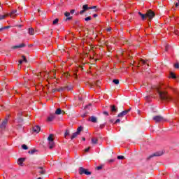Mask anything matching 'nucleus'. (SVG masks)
Returning <instances> with one entry per match:
<instances>
[{"label": "nucleus", "mask_w": 179, "mask_h": 179, "mask_svg": "<svg viewBox=\"0 0 179 179\" xmlns=\"http://www.w3.org/2000/svg\"><path fill=\"white\" fill-rule=\"evenodd\" d=\"M110 114L112 115H114L115 113L118 112V108H117L115 105H110Z\"/></svg>", "instance_id": "nucleus-6"}, {"label": "nucleus", "mask_w": 179, "mask_h": 179, "mask_svg": "<svg viewBox=\"0 0 179 179\" xmlns=\"http://www.w3.org/2000/svg\"><path fill=\"white\" fill-rule=\"evenodd\" d=\"M99 83H100V81H96V83H95V85H96V86H97V85H99Z\"/></svg>", "instance_id": "nucleus-56"}, {"label": "nucleus", "mask_w": 179, "mask_h": 179, "mask_svg": "<svg viewBox=\"0 0 179 179\" xmlns=\"http://www.w3.org/2000/svg\"><path fill=\"white\" fill-rule=\"evenodd\" d=\"M83 141H86V138L83 137Z\"/></svg>", "instance_id": "nucleus-59"}, {"label": "nucleus", "mask_w": 179, "mask_h": 179, "mask_svg": "<svg viewBox=\"0 0 179 179\" xmlns=\"http://www.w3.org/2000/svg\"><path fill=\"white\" fill-rule=\"evenodd\" d=\"M91 141H92V143L93 145H97V142H99V139H98L97 138H96V137H93V138L91 139Z\"/></svg>", "instance_id": "nucleus-16"}, {"label": "nucleus", "mask_w": 179, "mask_h": 179, "mask_svg": "<svg viewBox=\"0 0 179 179\" xmlns=\"http://www.w3.org/2000/svg\"><path fill=\"white\" fill-rule=\"evenodd\" d=\"M70 135V133H69V129H66L65 133H64V137L66 139V136H69Z\"/></svg>", "instance_id": "nucleus-28"}, {"label": "nucleus", "mask_w": 179, "mask_h": 179, "mask_svg": "<svg viewBox=\"0 0 179 179\" xmlns=\"http://www.w3.org/2000/svg\"><path fill=\"white\" fill-rule=\"evenodd\" d=\"M177 1H178V2L176 3L175 6L176 8H178L179 7V0H177Z\"/></svg>", "instance_id": "nucleus-43"}, {"label": "nucleus", "mask_w": 179, "mask_h": 179, "mask_svg": "<svg viewBox=\"0 0 179 179\" xmlns=\"http://www.w3.org/2000/svg\"><path fill=\"white\" fill-rule=\"evenodd\" d=\"M140 64L145 65L146 64V62L144 60H141V62H140Z\"/></svg>", "instance_id": "nucleus-46"}, {"label": "nucleus", "mask_w": 179, "mask_h": 179, "mask_svg": "<svg viewBox=\"0 0 179 179\" xmlns=\"http://www.w3.org/2000/svg\"><path fill=\"white\" fill-rule=\"evenodd\" d=\"M117 159H118V160H124V159H125V157H124L122 155H119V156H117Z\"/></svg>", "instance_id": "nucleus-33"}, {"label": "nucleus", "mask_w": 179, "mask_h": 179, "mask_svg": "<svg viewBox=\"0 0 179 179\" xmlns=\"http://www.w3.org/2000/svg\"><path fill=\"white\" fill-rule=\"evenodd\" d=\"M89 107V106H86L85 107V108H87Z\"/></svg>", "instance_id": "nucleus-62"}, {"label": "nucleus", "mask_w": 179, "mask_h": 179, "mask_svg": "<svg viewBox=\"0 0 179 179\" xmlns=\"http://www.w3.org/2000/svg\"><path fill=\"white\" fill-rule=\"evenodd\" d=\"M64 16H66V17H68L71 16V13L65 12L64 13Z\"/></svg>", "instance_id": "nucleus-35"}, {"label": "nucleus", "mask_w": 179, "mask_h": 179, "mask_svg": "<svg viewBox=\"0 0 179 179\" xmlns=\"http://www.w3.org/2000/svg\"><path fill=\"white\" fill-rule=\"evenodd\" d=\"M58 22H59V20L58 18H56L53 22L52 24H58Z\"/></svg>", "instance_id": "nucleus-31"}, {"label": "nucleus", "mask_w": 179, "mask_h": 179, "mask_svg": "<svg viewBox=\"0 0 179 179\" xmlns=\"http://www.w3.org/2000/svg\"><path fill=\"white\" fill-rule=\"evenodd\" d=\"M90 9V7H89V5L85 4L83 6V10L80 11V15H83L85 12H87V10H89Z\"/></svg>", "instance_id": "nucleus-9"}, {"label": "nucleus", "mask_w": 179, "mask_h": 179, "mask_svg": "<svg viewBox=\"0 0 179 179\" xmlns=\"http://www.w3.org/2000/svg\"><path fill=\"white\" fill-rule=\"evenodd\" d=\"M24 160H26V159H24V158L18 159L17 164H19V166H22L23 164V162H24Z\"/></svg>", "instance_id": "nucleus-19"}, {"label": "nucleus", "mask_w": 179, "mask_h": 179, "mask_svg": "<svg viewBox=\"0 0 179 179\" xmlns=\"http://www.w3.org/2000/svg\"><path fill=\"white\" fill-rule=\"evenodd\" d=\"M69 20H72V17L69 16L65 19V22H68Z\"/></svg>", "instance_id": "nucleus-38"}, {"label": "nucleus", "mask_w": 179, "mask_h": 179, "mask_svg": "<svg viewBox=\"0 0 179 179\" xmlns=\"http://www.w3.org/2000/svg\"><path fill=\"white\" fill-rule=\"evenodd\" d=\"M120 122H121V120L117 119L114 124H120Z\"/></svg>", "instance_id": "nucleus-40"}, {"label": "nucleus", "mask_w": 179, "mask_h": 179, "mask_svg": "<svg viewBox=\"0 0 179 179\" xmlns=\"http://www.w3.org/2000/svg\"><path fill=\"white\" fill-rule=\"evenodd\" d=\"M178 107H179V101H178Z\"/></svg>", "instance_id": "nucleus-63"}, {"label": "nucleus", "mask_w": 179, "mask_h": 179, "mask_svg": "<svg viewBox=\"0 0 179 179\" xmlns=\"http://www.w3.org/2000/svg\"><path fill=\"white\" fill-rule=\"evenodd\" d=\"M80 176H82L83 174H85V176H91L92 172L89 171V169H86L83 167H80L78 169Z\"/></svg>", "instance_id": "nucleus-2"}, {"label": "nucleus", "mask_w": 179, "mask_h": 179, "mask_svg": "<svg viewBox=\"0 0 179 179\" xmlns=\"http://www.w3.org/2000/svg\"><path fill=\"white\" fill-rule=\"evenodd\" d=\"M167 87H169L170 89H171V87L169 86V85H165L164 86V89L167 88Z\"/></svg>", "instance_id": "nucleus-51"}, {"label": "nucleus", "mask_w": 179, "mask_h": 179, "mask_svg": "<svg viewBox=\"0 0 179 179\" xmlns=\"http://www.w3.org/2000/svg\"><path fill=\"white\" fill-rule=\"evenodd\" d=\"M113 82L115 83V85H120V80L118 79H114Z\"/></svg>", "instance_id": "nucleus-29"}, {"label": "nucleus", "mask_w": 179, "mask_h": 179, "mask_svg": "<svg viewBox=\"0 0 179 179\" xmlns=\"http://www.w3.org/2000/svg\"><path fill=\"white\" fill-rule=\"evenodd\" d=\"M22 58L23 59H20V60H19V62H18L20 64H23V61H24V62H27V59H26V57H25L24 55H22Z\"/></svg>", "instance_id": "nucleus-20"}, {"label": "nucleus", "mask_w": 179, "mask_h": 179, "mask_svg": "<svg viewBox=\"0 0 179 179\" xmlns=\"http://www.w3.org/2000/svg\"><path fill=\"white\" fill-rule=\"evenodd\" d=\"M96 8H97V6H90V9H96Z\"/></svg>", "instance_id": "nucleus-45"}, {"label": "nucleus", "mask_w": 179, "mask_h": 179, "mask_svg": "<svg viewBox=\"0 0 179 179\" xmlns=\"http://www.w3.org/2000/svg\"><path fill=\"white\" fill-rule=\"evenodd\" d=\"M109 122H110V124H113V122H114V119H110Z\"/></svg>", "instance_id": "nucleus-49"}, {"label": "nucleus", "mask_w": 179, "mask_h": 179, "mask_svg": "<svg viewBox=\"0 0 179 179\" xmlns=\"http://www.w3.org/2000/svg\"><path fill=\"white\" fill-rule=\"evenodd\" d=\"M9 120V116L6 117V119L1 123L0 128L1 129H5L6 128V124H8V120Z\"/></svg>", "instance_id": "nucleus-8"}, {"label": "nucleus", "mask_w": 179, "mask_h": 179, "mask_svg": "<svg viewBox=\"0 0 179 179\" xmlns=\"http://www.w3.org/2000/svg\"><path fill=\"white\" fill-rule=\"evenodd\" d=\"M170 76L172 78V79H177V76H176V74L173 72L170 73Z\"/></svg>", "instance_id": "nucleus-27"}, {"label": "nucleus", "mask_w": 179, "mask_h": 179, "mask_svg": "<svg viewBox=\"0 0 179 179\" xmlns=\"http://www.w3.org/2000/svg\"><path fill=\"white\" fill-rule=\"evenodd\" d=\"M174 66L176 69H179V64L178 63L175 64Z\"/></svg>", "instance_id": "nucleus-41"}, {"label": "nucleus", "mask_w": 179, "mask_h": 179, "mask_svg": "<svg viewBox=\"0 0 179 179\" xmlns=\"http://www.w3.org/2000/svg\"><path fill=\"white\" fill-rule=\"evenodd\" d=\"M39 174H45V170L43 168V166H38V168Z\"/></svg>", "instance_id": "nucleus-15"}, {"label": "nucleus", "mask_w": 179, "mask_h": 179, "mask_svg": "<svg viewBox=\"0 0 179 179\" xmlns=\"http://www.w3.org/2000/svg\"><path fill=\"white\" fill-rule=\"evenodd\" d=\"M153 120L155 122H163V121H164V118L160 115L155 116Z\"/></svg>", "instance_id": "nucleus-7"}, {"label": "nucleus", "mask_w": 179, "mask_h": 179, "mask_svg": "<svg viewBox=\"0 0 179 179\" xmlns=\"http://www.w3.org/2000/svg\"><path fill=\"white\" fill-rule=\"evenodd\" d=\"M89 121H90L91 122H94V124H96V122H97V117H96L95 116H91L89 118Z\"/></svg>", "instance_id": "nucleus-14"}, {"label": "nucleus", "mask_w": 179, "mask_h": 179, "mask_svg": "<svg viewBox=\"0 0 179 179\" xmlns=\"http://www.w3.org/2000/svg\"><path fill=\"white\" fill-rule=\"evenodd\" d=\"M107 31H111V28H108Z\"/></svg>", "instance_id": "nucleus-54"}, {"label": "nucleus", "mask_w": 179, "mask_h": 179, "mask_svg": "<svg viewBox=\"0 0 179 179\" xmlns=\"http://www.w3.org/2000/svg\"><path fill=\"white\" fill-rule=\"evenodd\" d=\"M23 47H26V44L21 43L18 45L13 46L12 48H13V50H16L17 48H23Z\"/></svg>", "instance_id": "nucleus-13"}, {"label": "nucleus", "mask_w": 179, "mask_h": 179, "mask_svg": "<svg viewBox=\"0 0 179 179\" xmlns=\"http://www.w3.org/2000/svg\"><path fill=\"white\" fill-rule=\"evenodd\" d=\"M146 16L147 17H148L150 22L152 20V19L154 18V17L156 15L155 14V12H153L152 10H149L147 13H146Z\"/></svg>", "instance_id": "nucleus-3"}, {"label": "nucleus", "mask_w": 179, "mask_h": 179, "mask_svg": "<svg viewBox=\"0 0 179 179\" xmlns=\"http://www.w3.org/2000/svg\"><path fill=\"white\" fill-rule=\"evenodd\" d=\"M41 130V127H40V126H35L33 127V132H35V134H38Z\"/></svg>", "instance_id": "nucleus-12"}, {"label": "nucleus", "mask_w": 179, "mask_h": 179, "mask_svg": "<svg viewBox=\"0 0 179 179\" xmlns=\"http://www.w3.org/2000/svg\"><path fill=\"white\" fill-rule=\"evenodd\" d=\"M85 22H89V20H92V17L89 16L85 18Z\"/></svg>", "instance_id": "nucleus-36"}, {"label": "nucleus", "mask_w": 179, "mask_h": 179, "mask_svg": "<svg viewBox=\"0 0 179 179\" xmlns=\"http://www.w3.org/2000/svg\"><path fill=\"white\" fill-rule=\"evenodd\" d=\"M62 113V110H61V108H57L55 111V114L57 115H59Z\"/></svg>", "instance_id": "nucleus-25"}, {"label": "nucleus", "mask_w": 179, "mask_h": 179, "mask_svg": "<svg viewBox=\"0 0 179 179\" xmlns=\"http://www.w3.org/2000/svg\"><path fill=\"white\" fill-rule=\"evenodd\" d=\"M55 118V115H50L48 117V121H49V122L54 121Z\"/></svg>", "instance_id": "nucleus-22"}, {"label": "nucleus", "mask_w": 179, "mask_h": 179, "mask_svg": "<svg viewBox=\"0 0 179 179\" xmlns=\"http://www.w3.org/2000/svg\"><path fill=\"white\" fill-rule=\"evenodd\" d=\"M10 27V26H7V27H4V29H9Z\"/></svg>", "instance_id": "nucleus-53"}, {"label": "nucleus", "mask_w": 179, "mask_h": 179, "mask_svg": "<svg viewBox=\"0 0 179 179\" xmlns=\"http://www.w3.org/2000/svg\"><path fill=\"white\" fill-rule=\"evenodd\" d=\"M131 109H132L131 108H129L127 110H123L122 112H121L120 113H119L117 115V117L119 118H122V117L127 115V114H128L129 113V111H131Z\"/></svg>", "instance_id": "nucleus-4"}, {"label": "nucleus", "mask_w": 179, "mask_h": 179, "mask_svg": "<svg viewBox=\"0 0 179 179\" xmlns=\"http://www.w3.org/2000/svg\"><path fill=\"white\" fill-rule=\"evenodd\" d=\"M65 76H66V78H69V76H71V75H69V73H65Z\"/></svg>", "instance_id": "nucleus-47"}, {"label": "nucleus", "mask_w": 179, "mask_h": 179, "mask_svg": "<svg viewBox=\"0 0 179 179\" xmlns=\"http://www.w3.org/2000/svg\"><path fill=\"white\" fill-rule=\"evenodd\" d=\"M28 33L30 36H34V29H33V28L28 29Z\"/></svg>", "instance_id": "nucleus-21"}, {"label": "nucleus", "mask_w": 179, "mask_h": 179, "mask_svg": "<svg viewBox=\"0 0 179 179\" xmlns=\"http://www.w3.org/2000/svg\"><path fill=\"white\" fill-rule=\"evenodd\" d=\"M167 50H168V47L166 46V48H165V51H167Z\"/></svg>", "instance_id": "nucleus-58"}, {"label": "nucleus", "mask_w": 179, "mask_h": 179, "mask_svg": "<svg viewBox=\"0 0 179 179\" xmlns=\"http://www.w3.org/2000/svg\"><path fill=\"white\" fill-rule=\"evenodd\" d=\"M75 24H79V21L78 20L75 21Z\"/></svg>", "instance_id": "nucleus-52"}, {"label": "nucleus", "mask_w": 179, "mask_h": 179, "mask_svg": "<svg viewBox=\"0 0 179 179\" xmlns=\"http://www.w3.org/2000/svg\"><path fill=\"white\" fill-rule=\"evenodd\" d=\"M29 47H33V45H29Z\"/></svg>", "instance_id": "nucleus-61"}, {"label": "nucleus", "mask_w": 179, "mask_h": 179, "mask_svg": "<svg viewBox=\"0 0 179 179\" xmlns=\"http://www.w3.org/2000/svg\"><path fill=\"white\" fill-rule=\"evenodd\" d=\"M83 129V127L80 126V127L77 129L76 133H77L78 135H80V132H82Z\"/></svg>", "instance_id": "nucleus-24"}, {"label": "nucleus", "mask_w": 179, "mask_h": 179, "mask_svg": "<svg viewBox=\"0 0 179 179\" xmlns=\"http://www.w3.org/2000/svg\"><path fill=\"white\" fill-rule=\"evenodd\" d=\"M8 17V14L3 15H0V20H2L5 19V17Z\"/></svg>", "instance_id": "nucleus-34"}, {"label": "nucleus", "mask_w": 179, "mask_h": 179, "mask_svg": "<svg viewBox=\"0 0 179 179\" xmlns=\"http://www.w3.org/2000/svg\"><path fill=\"white\" fill-rule=\"evenodd\" d=\"M106 123L101 124H100L99 128L101 129H103V128H104V127H106Z\"/></svg>", "instance_id": "nucleus-37"}, {"label": "nucleus", "mask_w": 179, "mask_h": 179, "mask_svg": "<svg viewBox=\"0 0 179 179\" xmlns=\"http://www.w3.org/2000/svg\"><path fill=\"white\" fill-rule=\"evenodd\" d=\"M110 163H113L114 162V159H110Z\"/></svg>", "instance_id": "nucleus-57"}, {"label": "nucleus", "mask_w": 179, "mask_h": 179, "mask_svg": "<svg viewBox=\"0 0 179 179\" xmlns=\"http://www.w3.org/2000/svg\"><path fill=\"white\" fill-rule=\"evenodd\" d=\"M138 15H139V16H141L142 20H145L146 18L148 17L146 14H142V13H141V12H138Z\"/></svg>", "instance_id": "nucleus-17"}, {"label": "nucleus", "mask_w": 179, "mask_h": 179, "mask_svg": "<svg viewBox=\"0 0 179 179\" xmlns=\"http://www.w3.org/2000/svg\"><path fill=\"white\" fill-rule=\"evenodd\" d=\"M36 152H37V150H36L35 149L29 150L28 152V153H29L30 155H34V153H36Z\"/></svg>", "instance_id": "nucleus-30"}, {"label": "nucleus", "mask_w": 179, "mask_h": 179, "mask_svg": "<svg viewBox=\"0 0 179 179\" xmlns=\"http://www.w3.org/2000/svg\"><path fill=\"white\" fill-rule=\"evenodd\" d=\"M17 12V10H13L10 13H7V16H10L11 17H16L17 15H15Z\"/></svg>", "instance_id": "nucleus-11"}, {"label": "nucleus", "mask_w": 179, "mask_h": 179, "mask_svg": "<svg viewBox=\"0 0 179 179\" xmlns=\"http://www.w3.org/2000/svg\"><path fill=\"white\" fill-rule=\"evenodd\" d=\"M71 90V88L68 87H60V88H58V89H55V90H53V92H64V90Z\"/></svg>", "instance_id": "nucleus-10"}, {"label": "nucleus", "mask_w": 179, "mask_h": 179, "mask_svg": "<svg viewBox=\"0 0 179 179\" xmlns=\"http://www.w3.org/2000/svg\"><path fill=\"white\" fill-rule=\"evenodd\" d=\"M103 115H106L107 117H108V115H110V114H109L108 112H107V111H103Z\"/></svg>", "instance_id": "nucleus-39"}, {"label": "nucleus", "mask_w": 179, "mask_h": 179, "mask_svg": "<svg viewBox=\"0 0 179 179\" xmlns=\"http://www.w3.org/2000/svg\"><path fill=\"white\" fill-rule=\"evenodd\" d=\"M163 155V152L159 151V152H157L151 155H150L148 158L147 160H150L152 159V157H159V156H162Z\"/></svg>", "instance_id": "nucleus-5"}, {"label": "nucleus", "mask_w": 179, "mask_h": 179, "mask_svg": "<svg viewBox=\"0 0 179 179\" xmlns=\"http://www.w3.org/2000/svg\"><path fill=\"white\" fill-rule=\"evenodd\" d=\"M90 150V147L86 148V149L85 150V152H89Z\"/></svg>", "instance_id": "nucleus-50"}, {"label": "nucleus", "mask_w": 179, "mask_h": 179, "mask_svg": "<svg viewBox=\"0 0 179 179\" xmlns=\"http://www.w3.org/2000/svg\"><path fill=\"white\" fill-rule=\"evenodd\" d=\"M174 33H175V34L178 35L179 34V31L178 30H175Z\"/></svg>", "instance_id": "nucleus-48"}, {"label": "nucleus", "mask_w": 179, "mask_h": 179, "mask_svg": "<svg viewBox=\"0 0 179 179\" xmlns=\"http://www.w3.org/2000/svg\"><path fill=\"white\" fill-rule=\"evenodd\" d=\"M93 17H97V14H94V15H93Z\"/></svg>", "instance_id": "nucleus-55"}, {"label": "nucleus", "mask_w": 179, "mask_h": 179, "mask_svg": "<svg viewBox=\"0 0 179 179\" xmlns=\"http://www.w3.org/2000/svg\"><path fill=\"white\" fill-rule=\"evenodd\" d=\"M101 169H103V166H96V170H101Z\"/></svg>", "instance_id": "nucleus-42"}, {"label": "nucleus", "mask_w": 179, "mask_h": 179, "mask_svg": "<svg viewBox=\"0 0 179 179\" xmlns=\"http://www.w3.org/2000/svg\"><path fill=\"white\" fill-rule=\"evenodd\" d=\"M55 143L54 141H49V149H54Z\"/></svg>", "instance_id": "nucleus-18"}, {"label": "nucleus", "mask_w": 179, "mask_h": 179, "mask_svg": "<svg viewBox=\"0 0 179 179\" xmlns=\"http://www.w3.org/2000/svg\"><path fill=\"white\" fill-rule=\"evenodd\" d=\"M48 142H52L54 141V134H50L48 138Z\"/></svg>", "instance_id": "nucleus-23"}, {"label": "nucleus", "mask_w": 179, "mask_h": 179, "mask_svg": "<svg viewBox=\"0 0 179 179\" xmlns=\"http://www.w3.org/2000/svg\"><path fill=\"white\" fill-rule=\"evenodd\" d=\"M70 13H71V15H73V14L75 13V9L71 10Z\"/></svg>", "instance_id": "nucleus-44"}, {"label": "nucleus", "mask_w": 179, "mask_h": 179, "mask_svg": "<svg viewBox=\"0 0 179 179\" xmlns=\"http://www.w3.org/2000/svg\"><path fill=\"white\" fill-rule=\"evenodd\" d=\"M3 29H4L3 27V28H1V29H0V31H2V30H3Z\"/></svg>", "instance_id": "nucleus-60"}, {"label": "nucleus", "mask_w": 179, "mask_h": 179, "mask_svg": "<svg viewBox=\"0 0 179 179\" xmlns=\"http://www.w3.org/2000/svg\"><path fill=\"white\" fill-rule=\"evenodd\" d=\"M22 148L24 149V150H27V149H29V147H27L26 144H23L22 145Z\"/></svg>", "instance_id": "nucleus-32"}, {"label": "nucleus", "mask_w": 179, "mask_h": 179, "mask_svg": "<svg viewBox=\"0 0 179 179\" xmlns=\"http://www.w3.org/2000/svg\"><path fill=\"white\" fill-rule=\"evenodd\" d=\"M78 135H79V134L77 132L73 133L71 137V141L75 139V138H76V136H78Z\"/></svg>", "instance_id": "nucleus-26"}, {"label": "nucleus", "mask_w": 179, "mask_h": 179, "mask_svg": "<svg viewBox=\"0 0 179 179\" xmlns=\"http://www.w3.org/2000/svg\"><path fill=\"white\" fill-rule=\"evenodd\" d=\"M1 41V39L0 38V41Z\"/></svg>", "instance_id": "nucleus-64"}, {"label": "nucleus", "mask_w": 179, "mask_h": 179, "mask_svg": "<svg viewBox=\"0 0 179 179\" xmlns=\"http://www.w3.org/2000/svg\"><path fill=\"white\" fill-rule=\"evenodd\" d=\"M156 90L161 100H164L165 101H170V100H173V97H171L166 91L164 90L162 87H157Z\"/></svg>", "instance_id": "nucleus-1"}]
</instances>
